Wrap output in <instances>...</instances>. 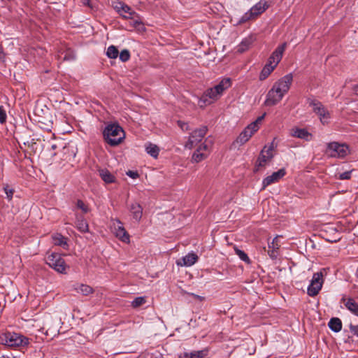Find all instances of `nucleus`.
I'll use <instances>...</instances> for the list:
<instances>
[{
    "mask_svg": "<svg viewBox=\"0 0 358 358\" xmlns=\"http://www.w3.org/2000/svg\"><path fill=\"white\" fill-rule=\"evenodd\" d=\"M231 86V80L225 78L214 86L213 87L206 90L199 101L201 107L210 105L217 101L223 94V92Z\"/></svg>",
    "mask_w": 358,
    "mask_h": 358,
    "instance_id": "f257e3e1",
    "label": "nucleus"
},
{
    "mask_svg": "<svg viewBox=\"0 0 358 358\" xmlns=\"http://www.w3.org/2000/svg\"><path fill=\"white\" fill-rule=\"evenodd\" d=\"M103 135L104 140L111 146L119 145L124 138V132L117 124H108L103 131Z\"/></svg>",
    "mask_w": 358,
    "mask_h": 358,
    "instance_id": "f03ea898",
    "label": "nucleus"
},
{
    "mask_svg": "<svg viewBox=\"0 0 358 358\" xmlns=\"http://www.w3.org/2000/svg\"><path fill=\"white\" fill-rule=\"evenodd\" d=\"M0 343L10 348L24 347L29 338L15 332L6 331L0 334Z\"/></svg>",
    "mask_w": 358,
    "mask_h": 358,
    "instance_id": "7ed1b4c3",
    "label": "nucleus"
},
{
    "mask_svg": "<svg viewBox=\"0 0 358 358\" xmlns=\"http://www.w3.org/2000/svg\"><path fill=\"white\" fill-rule=\"evenodd\" d=\"M269 6V0H260L241 17L238 21V24H243L250 20L257 18L268 9Z\"/></svg>",
    "mask_w": 358,
    "mask_h": 358,
    "instance_id": "20e7f679",
    "label": "nucleus"
},
{
    "mask_svg": "<svg viewBox=\"0 0 358 358\" xmlns=\"http://www.w3.org/2000/svg\"><path fill=\"white\" fill-rule=\"evenodd\" d=\"M327 152L331 157L344 158L350 152L349 147L345 143L331 142L327 145Z\"/></svg>",
    "mask_w": 358,
    "mask_h": 358,
    "instance_id": "39448f33",
    "label": "nucleus"
},
{
    "mask_svg": "<svg viewBox=\"0 0 358 358\" xmlns=\"http://www.w3.org/2000/svg\"><path fill=\"white\" fill-rule=\"evenodd\" d=\"M45 262L50 267L52 268L56 271L60 273H65L66 263L61 255L55 252L51 254L48 253L45 257Z\"/></svg>",
    "mask_w": 358,
    "mask_h": 358,
    "instance_id": "423d86ee",
    "label": "nucleus"
},
{
    "mask_svg": "<svg viewBox=\"0 0 358 358\" xmlns=\"http://www.w3.org/2000/svg\"><path fill=\"white\" fill-rule=\"evenodd\" d=\"M308 103L313 108V112L319 116L321 122L323 124H327L331 115L323 104L317 100L310 99L308 100Z\"/></svg>",
    "mask_w": 358,
    "mask_h": 358,
    "instance_id": "0eeeda50",
    "label": "nucleus"
},
{
    "mask_svg": "<svg viewBox=\"0 0 358 358\" xmlns=\"http://www.w3.org/2000/svg\"><path fill=\"white\" fill-rule=\"evenodd\" d=\"M208 128L203 126L199 129H195L189 136L188 141L185 144V147L192 149L202 141L206 134Z\"/></svg>",
    "mask_w": 358,
    "mask_h": 358,
    "instance_id": "6e6552de",
    "label": "nucleus"
},
{
    "mask_svg": "<svg viewBox=\"0 0 358 358\" xmlns=\"http://www.w3.org/2000/svg\"><path fill=\"white\" fill-rule=\"evenodd\" d=\"M273 146L268 148L264 147L259 154L255 165V171H258L260 168L264 167L273 157Z\"/></svg>",
    "mask_w": 358,
    "mask_h": 358,
    "instance_id": "1a4fd4ad",
    "label": "nucleus"
},
{
    "mask_svg": "<svg viewBox=\"0 0 358 358\" xmlns=\"http://www.w3.org/2000/svg\"><path fill=\"white\" fill-rule=\"evenodd\" d=\"M323 275L322 273H315L313 274L310 284L308 287V294L310 296H315L318 294L322 287Z\"/></svg>",
    "mask_w": 358,
    "mask_h": 358,
    "instance_id": "9d476101",
    "label": "nucleus"
},
{
    "mask_svg": "<svg viewBox=\"0 0 358 358\" xmlns=\"http://www.w3.org/2000/svg\"><path fill=\"white\" fill-rule=\"evenodd\" d=\"M292 80L293 76L292 73H289L275 82L273 86L278 90V92L285 95L289 91Z\"/></svg>",
    "mask_w": 358,
    "mask_h": 358,
    "instance_id": "9b49d317",
    "label": "nucleus"
},
{
    "mask_svg": "<svg viewBox=\"0 0 358 358\" xmlns=\"http://www.w3.org/2000/svg\"><path fill=\"white\" fill-rule=\"evenodd\" d=\"M208 141L206 139L192 155V160L194 162L199 163L205 159L210 153V148Z\"/></svg>",
    "mask_w": 358,
    "mask_h": 358,
    "instance_id": "f8f14e48",
    "label": "nucleus"
},
{
    "mask_svg": "<svg viewBox=\"0 0 358 358\" xmlns=\"http://www.w3.org/2000/svg\"><path fill=\"white\" fill-rule=\"evenodd\" d=\"M257 131L255 123L250 124L238 136L236 139L238 143L243 145Z\"/></svg>",
    "mask_w": 358,
    "mask_h": 358,
    "instance_id": "ddd939ff",
    "label": "nucleus"
},
{
    "mask_svg": "<svg viewBox=\"0 0 358 358\" xmlns=\"http://www.w3.org/2000/svg\"><path fill=\"white\" fill-rule=\"evenodd\" d=\"M283 96L284 95L278 92V90L273 86L266 95L264 104L266 106H274L280 102Z\"/></svg>",
    "mask_w": 358,
    "mask_h": 358,
    "instance_id": "4468645a",
    "label": "nucleus"
},
{
    "mask_svg": "<svg viewBox=\"0 0 358 358\" xmlns=\"http://www.w3.org/2000/svg\"><path fill=\"white\" fill-rule=\"evenodd\" d=\"M286 174L285 169H280L276 172H273L271 176L266 177L262 182L263 189H265L267 186L278 182Z\"/></svg>",
    "mask_w": 358,
    "mask_h": 358,
    "instance_id": "2eb2a0df",
    "label": "nucleus"
},
{
    "mask_svg": "<svg viewBox=\"0 0 358 358\" xmlns=\"http://www.w3.org/2000/svg\"><path fill=\"white\" fill-rule=\"evenodd\" d=\"M113 228L115 231V234L117 238H118L120 241L124 243H128L129 241V235L125 229L123 227L122 224L120 221L117 220L113 223Z\"/></svg>",
    "mask_w": 358,
    "mask_h": 358,
    "instance_id": "dca6fc26",
    "label": "nucleus"
},
{
    "mask_svg": "<svg viewBox=\"0 0 358 358\" xmlns=\"http://www.w3.org/2000/svg\"><path fill=\"white\" fill-rule=\"evenodd\" d=\"M286 47V43H284L281 45L278 46L268 58V62L277 66L282 57V55Z\"/></svg>",
    "mask_w": 358,
    "mask_h": 358,
    "instance_id": "f3484780",
    "label": "nucleus"
},
{
    "mask_svg": "<svg viewBox=\"0 0 358 358\" xmlns=\"http://www.w3.org/2000/svg\"><path fill=\"white\" fill-rule=\"evenodd\" d=\"M290 135L292 137L304 139L309 141L312 139V134L309 133L306 129H301L298 127L292 128L290 130Z\"/></svg>",
    "mask_w": 358,
    "mask_h": 358,
    "instance_id": "a211bd4d",
    "label": "nucleus"
},
{
    "mask_svg": "<svg viewBox=\"0 0 358 358\" xmlns=\"http://www.w3.org/2000/svg\"><path fill=\"white\" fill-rule=\"evenodd\" d=\"M198 256L194 253H189L177 262V264L181 266H191L198 260Z\"/></svg>",
    "mask_w": 358,
    "mask_h": 358,
    "instance_id": "6ab92c4d",
    "label": "nucleus"
},
{
    "mask_svg": "<svg viewBox=\"0 0 358 358\" xmlns=\"http://www.w3.org/2000/svg\"><path fill=\"white\" fill-rule=\"evenodd\" d=\"M75 226L81 233L89 231V224L87 220L81 215L76 214Z\"/></svg>",
    "mask_w": 358,
    "mask_h": 358,
    "instance_id": "aec40b11",
    "label": "nucleus"
},
{
    "mask_svg": "<svg viewBox=\"0 0 358 358\" xmlns=\"http://www.w3.org/2000/svg\"><path fill=\"white\" fill-rule=\"evenodd\" d=\"M128 20H131L129 22L130 26L136 29L137 31H144L145 30L141 18L138 13H135V14L132 15L131 17H129Z\"/></svg>",
    "mask_w": 358,
    "mask_h": 358,
    "instance_id": "412c9836",
    "label": "nucleus"
},
{
    "mask_svg": "<svg viewBox=\"0 0 358 358\" xmlns=\"http://www.w3.org/2000/svg\"><path fill=\"white\" fill-rule=\"evenodd\" d=\"M52 242L55 245L62 247L63 249H68L69 244L67 243V238L60 234L52 235Z\"/></svg>",
    "mask_w": 358,
    "mask_h": 358,
    "instance_id": "4be33fe9",
    "label": "nucleus"
},
{
    "mask_svg": "<svg viewBox=\"0 0 358 358\" xmlns=\"http://www.w3.org/2000/svg\"><path fill=\"white\" fill-rule=\"evenodd\" d=\"M344 305L346 308L350 310L352 314L358 316V303L352 298L343 299Z\"/></svg>",
    "mask_w": 358,
    "mask_h": 358,
    "instance_id": "5701e85b",
    "label": "nucleus"
},
{
    "mask_svg": "<svg viewBox=\"0 0 358 358\" xmlns=\"http://www.w3.org/2000/svg\"><path fill=\"white\" fill-rule=\"evenodd\" d=\"M130 211L133 215V218L139 222L143 215L141 206L137 203H132L130 206Z\"/></svg>",
    "mask_w": 358,
    "mask_h": 358,
    "instance_id": "b1692460",
    "label": "nucleus"
},
{
    "mask_svg": "<svg viewBox=\"0 0 358 358\" xmlns=\"http://www.w3.org/2000/svg\"><path fill=\"white\" fill-rule=\"evenodd\" d=\"M74 290L78 293L82 294L83 296H88L93 293L94 289L92 287L85 284H77L74 285Z\"/></svg>",
    "mask_w": 358,
    "mask_h": 358,
    "instance_id": "393cba45",
    "label": "nucleus"
},
{
    "mask_svg": "<svg viewBox=\"0 0 358 358\" xmlns=\"http://www.w3.org/2000/svg\"><path fill=\"white\" fill-rule=\"evenodd\" d=\"M255 38L253 36H249L248 37L244 38L240 45H238V51L239 52H243L245 50H247L250 46L255 41Z\"/></svg>",
    "mask_w": 358,
    "mask_h": 358,
    "instance_id": "a878e982",
    "label": "nucleus"
},
{
    "mask_svg": "<svg viewBox=\"0 0 358 358\" xmlns=\"http://www.w3.org/2000/svg\"><path fill=\"white\" fill-rule=\"evenodd\" d=\"M208 355V350H201L198 351H192L190 352H185L182 358H204Z\"/></svg>",
    "mask_w": 358,
    "mask_h": 358,
    "instance_id": "bb28decb",
    "label": "nucleus"
},
{
    "mask_svg": "<svg viewBox=\"0 0 358 358\" xmlns=\"http://www.w3.org/2000/svg\"><path fill=\"white\" fill-rule=\"evenodd\" d=\"M275 65L269 62L268 61V63L264 66L263 68L260 75H259V79L261 80H265L270 74L274 70L275 68Z\"/></svg>",
    "mask_w": 358,
    "mask_h": 358,
    "instance_id": "cd10ccee",
    "label": "nucleus"
},
{
    "mask_svg": "<svg viewBox=\"0 0 358 358\" xmlns=\"http://www.w3.org/2000/svg\"><path fill=\"white\" fill-rule=\"evenodd\" d=\"M99 175L106 183H112L115 181V176L107 169H99Z\"/></svg>",
    "mask_w": 358,
    "mask_h": 358,
    "instance_id": "c85d7f7f",
    "label": "nucleus"
},
{
    "mask_svg": "<svg viewBox=\"0 0 358 358\" xmlns=\"http://www.w3.org/2000/svg\"><path fill=\"white\" fill-rule=\"evenodd\" d=\"M328 326L333 331L339 332L342 329V322L338 317H333L329 320Z\"/></svg>",
    "mask_w": 358,
    "mask_h": 358,
    "instance_id": "c756f323",
    "label": "nucleus"
},
{
    "mask_svg": "<svg viewBox=\"0 0 358 358\" xmlns=\"http://www.w3.org/2000/svg\"><path fill=\"white\" fill-rule=\"evenodd\" d=\"M145 151L154 158H157L159 155V149L156 145L148 143L145 144Z\"/></svg>",
    "mask_w": 358,
    "mask_h": 358,
    "instance_id": "7c9ffc66",
    "label": "nucleus"
},
{
    "mask_svg": "<svg viewBox=\"0 0 358 358\" xmlns=\"http://www.w3.org/2000/svg\"><path fill=\"white\" fill-rule=\"evenodd\" d=\"M278 245L275 243L274 240L271 244H268V254L271 259H275L278 257Z\"/></svg>",
    "mask_w": 358,
    "mask_h": 358,
    "instance_id": "2f4dec72",
    "label": "nucleus"
},
{
    "mask_svg": "<svg viewBox=\"0 0 358 358\" xmlns=\"http://www.w3.org/2000/svg\"><path fill=\"white\" fill-rule=\"evenodd\" d=\"M113 8L120 15H123L122 12H127L130 10V7L122 1H118L114 3Z\"/></svg>",
    "mask_w": 358,
    "mask_h": 358,
    "instance_id": "473e14b6",
    "label": "nucleus"
},
{
    "mask_svg": "<svg viewBox=\"0 0 358 358\" xmlns=\"http://www.w3.org/2000/svg\"><path fill=\"white\" fill-rule=\"evenodd\" d=\"M119 51L117 48L113 45H110L106 51V55L110 59H116L118 57Z\"/></svg>",
    "mask_w": 358,
    "mask_h": 358,
    "instance_id": "72a5a7b5",
    "label": "nucleus"
},
{
    "mask_svg": "<svg viewBox=\"0 0 358 358\" xmlns=\"http://www.w3.org/2000/svg\"><path fill=\"white\" fill-rule=\"evenodd\" d=\"M64 55L62 59L64 61H73L76 59L75 52L71 49H66L64 52L62 53V55Z\"/></svg>",
    "mask_w": 358,
    "mask_h": 358,
    "instance_id": "f704fd0d",
    "label": "nucleus"
},
{
    "mask_svg": "<svg viewBox=\"0 0 358 358\" xmlns=\"http://www.w3.org/2000/svg\"><path fill=\"white\" fill-rule=\"evenodd\" d=\"M235 252L236 255L238 256V257L243 262L249 264L250 262V258L248 257V255L243 250H239L238 248H235Z\"/></svg>",
    "mask_w": 358,
    "mask_h": 358,
    "instance_id": "c9c22d12",
    "label": "nucleus"
},
{
    "mask_svg": "<svg viewBox=\"0 0 358 358\" xmlns=\"http://www.w3.org/2000/svg\"><path fill=\"white\" fill-rule=\"evenodd\" d=\"M146 300L143 296H139L134 299V300L131 302V306L133 308H138L144 303H145Z\"/></svg>",
    "mask_w": 358,
    "mask_h": 358,
    "instance_id": "e433bc0d",
    "label": "nucleus"
},
{
    "mask_svg": "<svg viewBox=\"0 0 358 358\" xmlns=\"http://www.w3.org/2000/svg\"><path fill=\"white\" fill-rule=\"evenodd\" d=\"M118 55L120 59L123 62H126L129 60L131 57L129 51L127 49L122 50Z\"/></svg>",
    "mask_w": 358,
    "mask_h": 358,
    "instance_id": "4c0bfd02",
    "label": "nucleus"
},
{
    "mask_svg": "<svg viewBox=\"0 0 358 358\" xmlns=\"http://www.w3.org/2000/svg\"><path fill=\"white\" fill-rule=\"evenodd\" d=\"M76 207L80 209L83 213H87L90 210L87 205H86L82 200L77 201Z\"/></svg>",
    "mask_w": 358,
    "mask_h": 358,
    "instance_id": "58836bf2",
    "label": "nucleus"
},
{
    "mask_svg": "<svg viewBox=\"0 0 358 358\" xmlns=\"http://www.w3.org/2000/svg\"><path fill=\"white\" fill-rule=\"evenodd\" d=\"M7 115L3 106H0V122L1 124L6 122Z\"/></svg>",
    "mask_w": 358,
    "mask_h": 358,
    "instance_id": "ea45409f",
    "label": "nucleus"
},
{
    "mask_svg": "<svg viewBox=\"0 0 358 358\" xmlns=\"http://www.w3.org/2000/svg\"><path fill=\"white\" fill-rule=\"evenodd\" d=\"M4 192L7 196L8 199L10 201L13 198V195L14 193V190L13 189L9 188L8 185H6L4 188Z\"/></svg>",
    "mask_w": 358,
    "mask_h": 358,
    "instance_id": "a19ab883",
    "label": "nucleus"
},
{
    "mask_svg": "<svg viewBox=\"0 0 358 358\" xmlns=\"http://www.w3.org/2000/svg\"><path fill=\"white\" fill-rule=\"evenodd\" d=\"M352 171H345L339 174L338 179L340 180H349L351 178Z\"/></svg>",
    "mask_w": 358,
    "mask_h": 358,
    "instance_id": "79ce46f5",
    "label": "nucleus"
},
{
    "mask_svg": "<svg viewBox=\"0 0 358 358\" xmlns=\"http://www.w3.org/2000/svg\"><path fill=\"white\" fill-rule=\"evenodd\" d=\"M135 13L136 12L130 8V10H128L127 12H122L123 15L120 16L124 19H129V17H131V15H134Z\"/></svg>",
    "mask_w": 358,
    "mask_h": 358,
    "instance_id": "37998d69",
    "label": "nucleus"
},
{
    "mask_svg": "<svg viewBox=\"0 0 358 358\" xmlns=\"http://www.w3.org/2000/svg\"><path fill=\"white\" fill-rule=\"evenodd\" d=\"M350 332L354 335L358 337V325H350Z\"/></svg>",
    "mask_w": 358,
    "mask_h": 358,
    "instance_id": "c03bdc74",
    "label": "nucleus"
},
{
    "mask_svg": "<svg viewBox=\"0 0 358 358\" xmlns=\"http://www.w3.org/2000/svg\"><path fill=\"white\" fill-rule=\"evenodd\" d=\"M126 174L133 179H136L138 177V173L137 171H128Z\"/></svg>",
    "mask_w": 358,
    "mask_h": 358,
    "instance_id": "a18cd8bd",
    "label": "nucleus"
},
{
    "mask_svg": "<svg viewBox=\"0 0 358 358\" xmlns=\"http://www.w3.org/2000/svg\"><path fill=\"white\" fill-rule=\"evenodd\" d=\"M266 114H263L262 116H259L257 117V119L253 122L252 123H255V125L257 127V131L259 129V124L262 122V121L264 120Z\"/></svg>",
    "mask_w": 358,
    "mask_h": 358,
    "instance_id": "49530a36",
    "label": "nucleus"
},
{
    "mask_svg": "<svg viewBox=\"0 0 358 358\" xmlns=\"http://www.w3.org/2000/svg\"><path fill=\"white\" fill-rule=\"evenodd\" d=\"M24 145H27L29 148H31L32 150H34L35 148L36 143L34 142V139H32L30 142L27 141V143H24Z\"/></svg>",
    "mask_w": 358,
    "mask_h": 358,
    "instance_id": "de8ad7c7",
    "label": "nucleus"
},
{
    "mask_svg": "<svg viewBox=\"0 0 358 358\" xmlns=\"http://www.w3.org/2000/svg\"><path fill=\"white\" fill-rule=\"evenodd\" d=\"M3 58H4V53H3L2 47L0 45V60H2Z\"/></svg>",
    "mask_w": 358,
    "mask_h": 358,
    "instance_id": "09e8293b",
    "label": "nucleus"
},
{
    "mask_svg": "<svg viewBox=\"0 0 358 358\" xmlns=\"http://www.w3.org/2000/svg\"><path fill=\"white\" fill-rule=\"evenodd\" d=\"M353 92L355 94H357L358 96V85H355L353 87Z\"/></svg>",
    "mask_w": 358,
    "mask_h": 358,
    "instance_id": "8fccbe9b",
    "label": "nucleus"
},
{
    "mask_svg": "<svg viewBox=\"0 0 358 358\" xmlns=\"http://www.w3.org/2000/svg\"><path fill=\"white\" fill-rule=\"evenodd\" d=\"M150 358H164L162 355H152Z\"/></svg>",
    "mask_w": 358,
    "mask_h": 358,
    "instance_id": "3c124183",
    "label": "nucleus"
},
{
    "mask_svg": "<svg viewBox=\"0 0 358 358\" xmlns=\"http://www.w3.org/2000/svg\"><path fill=\"white\" fill-rule=\"evenodd\" d=\"M51 148H52V150H55V149L57 148V145H56V144H52V145H51Z\"/></svg>",
    "mask_w": 358,
    "mask_h": 358,
    "instance_id": "603ef678",
    "label": "nucleus"
},
{
    "mask_svg": "<svg viewBox=\"0 0 358 358\" xmlns=\"http://www.w3.org/2000/svg\"><path fill=\"white\" fill-rule=\"evenodd\" d=\"M192 295H193L194 297H196V298H200V296H198V295H196V294H192Z\"/></svg>",
    "mask_w": 358,
    "mask_h": 358,
    "instance_id": "864d4df0",
    "label": "nucleus"
}]
</instances>
